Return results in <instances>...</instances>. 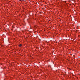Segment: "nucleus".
<instances>
[{"instance_id": "obj_1", "label": "nucleus", "mask_w": 80, "mask_h": 80, "mask_svg": "<svg viewBox=\"0 0 80 80\" xmlns=\"http://www.w3.org/2000/svg\"><path fill=\"white\" fill-rule=\"evenodd\" d=\"M19 47H22V44H20Z\"/></svg>"}]
</instances>
